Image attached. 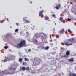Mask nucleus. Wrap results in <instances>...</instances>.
Wrapping results in <instances>:
<instances>
[{
	"instance_id": "f257e3e1",
	"label": "nucleus",
	"mask_w": 76,
	"mask_h": 76,
	"mask_svg": "<svg viewBox=\"0 0 76 76\" xmlns=\"http://www.w3.org/2000/svg\"><path fill=\"white\" fill-rule=\"evenodd\" d=\"M22 46L26 47V45H25V40H23L21 41L20 43L17 46L18 48H20Z\"/></svg>"
},
{
	"instance_id": "f03ea898",
	"label": "nucleus",
	"mask_w": 76,
	"mask_h": 76,
	"mask_svg": "<svg viewBox=\"0 0 76 76\" xmlns=\"http://www.w3.org/2000/svg\"><path fill=\"white\" fill-rule=\"evenodd\" d=\"M46 34L43 33H42L40 34V37L41 38L42 40H43L44 39H46Z\"/></svg>"
},
{
	"instance_id": "7ed1b4c3",
	"label": "nucleus",
	"mask_w": 76,
	"mask_h": 76,
	"mask_svg": "<svg viewBox=\"0 0 76 76\" xmlns=\"http://www.w3.org/2000/svg\"><path fill=\"white\" fill-rule=\"evenodd\" d=\"M34 35L33 37L34 39H36L37 38H38L39 37H38L39 35V33H34Z\"/></svg>"
},
{
	"instance_id": "20e7f679",
	"label": "nucleus",
	"mask_w": 76,
	"mask_h": 76,
	"mask_svg": "<svg viewBox=\"0 0 76 76\" xmlns=\"http://www.w3.org/2000/svg\"><path fill=\"white\" fill-rule=\"evenodd\" d=\"M2 73H3L4 75H7V74H9L10 75H12V74H13L14 73L12 72H8L7 73V71L5 70L4 71L2 72Z\"/></svg>"
},
{
	"instance_id": "39448f33",
	"label": "nucleus",
	"mask_w": 76,
	"mask_h": 76,
	"mask_svg": "<svg viewBox=\"0 0 76 76\" xmlns=\"http://www.w3.org/2000/svg\"><path fill=\"white\" fill-rule=\"evenodd\" d=\"M40 61V60H39L38 61H33V63L34 65H37L39 63V62Z\"/></svg>"
},
{
	"instance_id": "423d86ee",
	"label": "nucleus",
	"mask_w": 76,
	"mask_h": 76,
	"mask_svg": "<svg viewBox=\"0 0 76 76\" xmlns=\"http://www.w3.org/2000/svg\"><path fill=\"white\" fill-rule=\"evenodd\" d=\"M61 7V5L60 4H58L56 7H54L55 8H56L57 10H58L59 9V7Z\"/></svg>"
},
{
	"instance_id": "0eeeda50",
	"label": "nucleus",
	"mask_w": 76,
	"mask_h": 76,
	"mask_svg": "<svg viewBox=\"0 0 76 76\" xmlns=\"http://www.w3.org/2000/svg\"><path fill=\"white\" fill-rule=\"evenodd\" d=\"M69 76H76V73H70L69 74Z\"/></svg>"
},
{
	"instance_id": "6e6552de",
	"label": "nucleus",
	"mask_w": 76,
	"mask_h": 76,
	"mask_svg": "<svg viewBox=\"0 0 76 76\" xmlns=\"http://www.w3.org/2000/svg\"><path fill=\"white\" fill-rule=\"evenodd\" d=\"M5 59H4V60H1L2 62H6L7 61H9L8 59H7V58L6 57H5Z\"/></svg>"
},
{
	"instance_id": "1a4fd4ad",
	"label": "nucleus",
	"mask_w": 76,
	"mask_h": 76,
	"mask_svg": "<svg viewBox=\"0 0 76 76\" xmlns=\"http://www.w3.org/2000/svg\"><path fill=\"white\" fill-rule=\"evenodd\" d=\"M44 11L43 10H42L41 11H40L39 13V16H42V13H43V12H44Z\"/></svg>"
},
{
	"instance_id": "9d476101",
	"label": "nucleus",
	"mask_w": 76,
	"mask_h": 76,
	"mask_svg": "<svg viewBox=\"0 0 76 76\" xmlns=\"http://www.w3.org/2000/svg\"><path fill=\"white\" fill-rule=\"evenodd\" d=\"M65 45L66 46H69V45H72V44L70 43V44H68V43L67 42H65L64 43Z\"/></svg>"
},
{
	"instance_id": "9b49d317",
	"label": "nucleus",
	"mask_w": 76,
	"mask_h": 76,
	"mask_svg": "<svg viewBox=\"0 0 76 76\" xmlns=\"http://www.w3.org/2000/svg\"><path fill=\"white\" fill-rule=\"evenodd\" d=\"M60 34H63L64 32V30L63 29H62V30H61L59 32Z\"/></svg>"
},
{
	"instance_id": "f8f14e48",
	"label": "nucleus",
	"mask_w": 76,
	"mask_h": 76,
	"mask_svg": "<svg viewBox=\"0 0 76 76\" xmlns=\"http://www.w3.org/2000/svg\"><path fill=\"white\" fill-rule=\"evenodd\" d=\"M69 61H71V62H73L74 60H73V58H71L70 59L68 60Z\"/></svg>"
},
{
	"instance_id": "ddd939ff",
	"label": "nucleus",
	"mask_w": 76,
	"mask_h": 76,
	"mask_svg": "<svg viewBox=\"0 0 76 76\" xmlns=\"http://www.w3.org/2000/svg\"><path fill=\"white\" fill-rule=\"evenodd\" d=\"M69 41V42H73V41H74V38H72V39H68Z\"/></svg>"
},
{
	"instance_id": "4468645a",
	"label": "nucleus",
	"mask_w": 76,
	"mask_h": 76,
	"mask_svg": "<svg viewBox=\"0 0 76 76\" xmlns=\"http://www.w3.org/2000/svg\"><path fill=\"white\" fill-rule=\"evenodd\" d=\"M59 20L61 21V22H63V18L62 17H60L59 18Z\"/></svg>"
},
{
	"instance_id": "2eb2a0df",
	"label": "nucleus",
	"mask_w": 76,
	"mask_h": 76,
	"mask_svg": "<svg viewBox=\"0 0 76 76\" xmlns=\"http://www.w3.org/2000/svg\"><path fill=\"white\" fill-rule=\"evenodd\" d=\"M66 54L67 56H69L70 54V51H67L66 52Z\"/></svg>"
},
{
	"instance_id": "dca6fc26",
	"label": "nucleus",
	"mask_w": 76,
	"mask_h": 76,
	"mask_svg": "<svg viewBox=\"0 0 76 76\" xmlns=\"http://www.w3.org/2000/svg\"><path fill=\"white\" fill-rule=\"evenodd\" d=\"M34 41L35 42V44H37V43H38V40H37L36 39H34Z\"/></svg>"
},
{
	"instance_id": "f3484780",
	"label": "nucleus",
	"mask_w": 76,
	"mask_h": 76,
	"mask_svg": "<svg viewBox=\"0 0 76 76\" xmlns=\"http://www.w3.org/2000/svg\"><path fill=\"white\" fill-rule=\"evenodd\" d=\"M44 19H45V20H48V19H49V17H48L47 16H45Z\"/></svg>"
},
{
	"instance_id": "a211bd4d",
	"label": "nucleus",
	"mask_w": 76,
	"mask_h": 76,
	"mask_svg": "<svg viewBox=\"0 0 76 76\" xmlns=\"http://www.w3.org/2000/svg\"><path fill=\"white\" fill-rule=\"evenodd\" d=\"M21 69L23 71H24V70H26V68L25 67H22L21 68Z\"/></svg>"
},
{
	"instance_id": "6ab92c4d",
	"label": "nucleus",
	"mask_w": 76,
	"mask_h": 76,
	"mask_svg": "<svg viewBox=\"0 0 76 76\" xmlns=\"http://www.w3.org/2000/svg\"><path fill=\"white\" fill-rule=\"evenodd\" d=\"M19 61L20 62V63H22V59L21 58H20L19 60Z\"/></svg>"
},
{
	"instance_id": "aec40b11",
	"label": "nucleus",
	"mask_w": 76,
	"mask_h": 76,
	"mask_svg": "<svg viewBox=\"0 0 76 76\" xmlns=\"http://www.w3.org/2000/svg\"><path fill=\"white\" fill-rule=\"evenodd\" d=\"M4 48L5 49H7V48H9V46H6L4 47Z\"/></svg>"
},
{
	"instance_id": "412c9836",
	"label": "nucleus",
	"mask_w": 76,
	"mask_h": 76,
	"mask_svg": "<svg viewBox=\"0 0 76 76\" xmlns=\"http://www.w3.org/2000/svg\"><path fill=\"white\" fill-rule=\"evenodd\" d=\"M25 61H29V60L28 58H25L24 59Z\"/></svg>"
},
{
	"instance_id": "4be33fe9",
	"label": "nucleus",
	"mask_w": 76,
	"mask_h": 76,
	"mask_svg": "<svg viewBox=\"0 0 76 76\" xmlns=\"http://www.w3.org/2000/svg\"><path fill=\"white\" fill-rule=\"evenodd\" d=\"M45 50H48V49H49V47H48V46H47L45 48Z\"/></svg>"
},
{
	"instance_id": "5701e85b",
	"label": "nucleus",
	"mask_w": 76,
	"mask_h": 76,
	"mask_svg": "<svg viewBox=\"0 0 76 76\" xmlns=\"http://www.w3.org/2000/svg\"><path fill=\"white\" fill-rule=\"evenodd\" d=\"M26 70H29V67H27L26 68Z\"/></svg>"
},
{
	"instance_id": "b1692460",
	"label": "nucleus",
	"mask_w": 76,
	"mask_h": 76,
	"mask_svg": "<svg viewBox=\"0 0 76 76\" xmlns=\"http://www.w3.org/2000/svg\"><path fill=\"white\" fill-rule=\"evenodd\" d=\"M53 17H54V18H56V15L55 14H53L52 15Z\"/></svg>"
},
{
	"instance_id": "393cba45",
	"label": "nucleus",
	"mask_w": 76,
	"mask_h": 76,
	"mask_svg": "<svg viewBox=\"0 0 76 76\" xmlns=\"http://www.w3.org/2000/svg\"><path fill=\"white\" fill-rule=\"evenodd\" d=\"M12 59L13 60L14 59V58H16V57L15 56H12Z\"/></svg>"
},
{
	"instance_id": "a878e982",
	"label": "nucleus",
	"mask_w": 76,
	"mask_h": 76,
	"mask_svg": "<svg viewBox=\"0 0 76 76\" xmlns=\"http://www.w3.org/2000/svg\"><path fill=\"white\" fill-rule=\"evenodd\" d=\"M25 64H27V63H26V62H23L22 64L23 65H24V66H25Z\"/></svg>"
},
{
	"instance_id": "bb28decb",
	"label": "nucleus",
	"mask_w": 76,
	"mask_h": 76,
	"mask_svg": "<svg viewBox=\"0 0 76 76\" xmlns=\"http://www.w3.org/2000/svg\"><path fill=\"white\" fill-rule=\"evenodd\" d=\"M68 32H72L71 31V30L70 29H69L68 30Z\"/></svg>"
},
{
	"instance_id": "cd10ccee",
	"label": "nucleus",
	"mask_w": 76,
	"mask_h": 76,
	"mask_svg": "<svg viewBox=\"0 0 76 76\" xmlns=\"http://www.w3.org/2000/svg\"><path fill=\"white\" fill-rule=\"evenodd\" d=\"M19 30V29L18 28H17L15 30V32H18V31Z\"/></svg>"
},
{
	"instance_id": "c85d7f7f",
	"label": "nucleus",
	"mask_w": 76,
	"mask_h": 76,
	"mask_svg": "<svg viewBox=\"0 0 76 76\" xmlns=\"http://www.w3.org/2000/svg\"><path fill=\"white\" fill-rule=\"evenodd\" d=\"M26 22H27V23H30V21H26Z\"/></svg>"
},
{
	"instance_id": "c756f323",
	"label": "nucleus",
	"mask_w": 76,
	"mask_h": 76,
	"mask_svg": "<svg viewBox=\"0 0 76 76\" xmlns=\"http://www.w3.org/2000/svg\"><path fill=\"white\" fill-rule=\"evenodd\" d=\"M31 51V49H30L28 50V52H29L30 51Z\"/></svg>"
},
{
	"instance_id": "7c9ffc66",
	"label": "nucleus",
	"mask_w": 76,
	"mask_h": 76,
	"mask_svg": "<svg viewBox=\"0 0 76 76\" xmlns=\"http://www.w3.org/2000/svg\"><path fill=\"white\" fill-rule=\"evenodd\" d=\"M10 70H12V69H13V70H15V68H10Z\"/></svg>"
},
{
	"instance_id": "2f4dec72",
	"label": "nucleus",
	"mask_w": 76,
	"mask_h": 76,
	"mask_svg": "<svg viewBox=\"0 0 76 76\" xmlns=\"http://www.w3.org/2000/svg\"><path fill=\"white\" fill-rule=\"evenodd\" d=\"M71 19H69V18H68V22H69V21H70V20H71Z\"/></svg>"
},
{
	"instance_id": "473e14b6",
	"label": "nucleus",
	"mask_w": 76,
	"mask_h": 76,
	"mask_svg": "<svg viewBox=\"0 0 76 76\" xmlns=\"http://www.w3.org/2000/svg\"><path fill=\"white\" fill-rule=\"evenodd\" d=\"M55 54H56V53L55 52H54L52 53V54H53V55H54Z\"/></svg>"
},
{
	"instance_id": "72a5a7b5",
	"label": "nucleus",
	"mask_w": 76,
	"mask_h": 76,
	"mask_svg": "<svg viewBox=\"0 0 76 76\" xmlns=\"http://www.w3.org/2000/svg\"><path fill=\"white\" fill-rule=\"evenodd\" d=\"M26 34L28 35H29V33L28 32H26Z\"/></svg>"
},
{
	"instance_id": "f704fd0d",
	"label": "nucleus",
	"mask_w": 76,
	"mask_h": 76,
	"mask_svg": "<svg viewBox=\"0 0 76 76\" xmlns=\"http://www.w3.org/2000/svg\"><path fill=\"white\" fill-rule=\"evenodd\" d=\"M61 50H64V49L63 48H61Z\"/></svg>"
},
{
	"instance_id": "c9c22d12",
	"label": "nucleus",
	"mask_w": 76,
	"mask_h": 76,
	"mask_svg": "<svg viewBox=\"0 0 76 76\" xmlns=\"http://www.w3.org/2000/svg\"><path fill=\"white\" fill-rule=\"evenodd\" d=\"M23 19H24V20H26V18H24Z\"/></svg>"
},
{
	"instance_id": "e433bc0d",
	"label": "nucleus",
	"mask_w": 76,
	"mask_h": 76,
	"mask_svg": "<svg viewBox=\"0 0 76 76\" xmlns=\"http://www.w3.org/2000/svg\"><path fill=\"white\" fill-rule=\"evenodd\" d=\"M5 21V20H2V22H4Z\"/></svg>"
},
{
	"instance_id": "4c0bfd02",
	"label": "nucleus",
	"mask_w": 76,
	"mask_h": 76,
	"mask_svg": "<svg viewBox=\"0 0 76 76\" xmlns=\"http://www.w3.org/2000/svg\"><path fill=\"white\" fill-rule=\"evenodd\" d=\"M50 44L51 45H52V46H53V44L52 43H50Z\"/></svg>"
},
{
	"instance_id": "58836bf2",
	"label": "nucleus",
	"mask_w": 76,
	"mask_h": 76,
	"mask_svg": "<svg viewBox=\"0 0 76 76\" xmlns=\"http://www.w3.org/2000/svg\"><path fill=\"white\" fill-rule=\"evenodd\" d=\"M23 33V32H20V35H22V34Z\"/></svg>"
},
{
	"instance_id": "ea45409f",
	"label": "nucleus",
	"mask_w": 76,
	"mask_h": 76,
	"mask_svg": "<svg viewBox=\"0 0 76 76\" xmlns=\"http://www.w3.org/2000/svg\"><path fill=\"white\" fill-rule=\"evenodd\" d=\"M37 48H41L40 47H38Z\"/></svg>"
},
{
	"instance_id": "a19ab883",
	"label": "nucleus",
	"mask_w": 76,
	"mask_h": 76,
	"mask_svg": "<svg viewBox=\"0 0 76 76\" xmlns=\"http://www.w3.org/2000/svg\"><path fill=\"white\" fill-rule=\"evenodd\" d=\"M50 42H52V40H50Z\"/></svg>"
},
{
	"instance_id": "79ce46f5",
	"label": "nucleus",
	"mask_w": 76,
	"mask_h": 76,
	"mask_svg": "<svg viewBox=\"0 0 76 76\" xmlns=\"http://www.w3.org/2000/svg\"><path fill=\"white\" fill-rule=\"evenodd\" d=\"M16 24L17 26H18V23H16Z\"/></svg>"
},
{
	"instance_id": "37998d69",
	"label": "nucleus",
	"mask_w": 76,
	"mask_h": 76,
	"mask_svg": "<svg viewBox=\"0 0 76 76\" xmlns=\"http://www.w3.org/2000/svg\"><path fill=\"white\" fill-rule=\"evenodd\" d=\"M61 44H62L63 45H64V44L62 43H61Z\"/></svg>"
},
{
	"instance_id": "c03bdc74",
	"label": "nucleus",
	"mask_w": 76,
	"mask_h": 76,
	"mask_svg": "<svg viewBox=\"0 0 76 76\" xmlns=\"http://www.w3.org/2000/svg\"><path fill=\"white\" fill-rule=\"evenodd\" d=\"M53 30H54V31H55V28H53Z\"/></svg>"
},
{
	"instance_id": "a18cd8bd",
	"label": "nucleus",
	"mask_w": 76,
	"mask_h": 76,
	"mask_svg": "<svg viewBox=\"0 0 76 76\" xmlns=\"http://www.w3.org/2000/svg\"><path fill=\"white\" fill-rule=\"evenodd\" d=\"M70 4H72V2H70Z\"/></svg>"
},
{
	"instance_id": "49530a36",
	"label": "nucleus",
	"mask_w": 76,
	"mask_h": 76,
	"mask_svg": "<svg viewBox=\"0 0 76 76\" xmlns=\"http://www.w3.org/2000/svg\"><path fill=\"white\" fill-rule=\"evenodd\" d=\"M75 70H76V66L75 67Z\"/></svg>"
},
{
	"instance_id": "de8ad7c7",
	"label": "nucleus",
	"mask_w": 76,
	"mask_h": 76,
	"mask_svg": "<svg viewBox=\"0 0 76 76\" xmlns=\"http://www.w3.org/2000/svg\"><path fill=\"white\" fill-rule=\"evenodd\" d=\"M31 29H32V30H34V28H31Z\"/></svg>"
},
{
	"instance_id": "09e8293b",
	"label": "nucleus",
	"mask_w": 76,
	"mask_h": 76,
	"mask_svg": "<svg viewBox=\"0 0 76 76\" xmlns=\"http://www.w3.org/2000/svg\"><path fill=\"white\" fill-rule=\"evenodd\" d=\"M55 25H56V23H55Z\"/></svg>"
},
{
	"instance_id": "8fccbe9b",
	"label": "nucleus",
	"mask_w": 76,
	"mask_h": 76,
	"mask_svg": "<svg viewBox=\"0 0 76 76\" xmlns=\"http://www.w3.org/2000/svg\"><path fill=\"white\" fill-rule=\"evenodd\" d=\"M31 73H32V74H33L34 73V72H31Z\"/></svg>"
},
{
	"instance_id": "3c124183",
	"label": "nucleus",
	"mask_w": 76,
	"mask_h": 76,
	"mask_svg": "<svg viewBox=\"0 0 76 76\" xmlns=\"http://www.w3.org/2000/svg\"><path fill=\"white\" fill-rule=\"evenodd\" d=\"M30 3H32V2H30Z\"/></svg>"
},
{
	"instance_id": "603ef678",
	"label": "nucleus",
	"mask_w": 76,
	"mask_h": 76,
	"mask_svg": "<svg viewBox=\"0 0 76 76\" xmlns=\"http://www.w3.org/2000/svg\"><path fill=\"white\" fill-rule=\"evenodd\" d=\"M48 20V21H50V20Z\"/></svg>"
},
{
	"instance_id": "864d4df0",
	"label": "nucleus",
	"mask_w": 76,
	"mask_h": 76,
	"mask_svg": "<svg viewBox=\"0 0 76 76\" xmlns=\"http://www.w3.org/2000/svg\"><path fill=\"white\" fill-rule=\"evenodd\" d=\"M54 34V35H55V34Z\"/></svg>"
},
{
	"instance_id": "5fc2aeb1",
	"label": "nucleus",
	"mask_w": 76,
	"mask_h": 76,
	"mask_svg": "<svg viewBox=\"0 0 76 76\" xmlns=\"http://www.w3.org/2000/svg\"><path fill=\"white\" fill-rule=\"evenodd\" d=\"M56 44H57V42H56Z\"/></svg>"
},
{
	"instance_id": "6e6d98bb",
	"label": "nucleus",
	"mask_w": 76,
	"mask_h": 76,
	"mask_svg": "<svg viewBox=\"0 0 76 76\" xmlns=\"http://www.w3.org/2000/svg\"><path fill=\"white\" fill-rule=\"evenodd\" d=\"M49 56H50V55L48 56V57H49Z\"/></svg>"
},
{
	"instance_id": "4d7b16f0",
	"label": "nucleus",
	"mask_w": 76,
	"mask_h": 76,
	"mask_svg": "<svg viewBox=\"0 0 76 76\" xmlns=\"http://www.w3.org/2000/svg\"><path fill=\"white\" fill-rule=\"evenodd\" d=\"M35 26H33V27H35Z\"/></svg>"
},
{
	"instance_id": "13d9d810",
	"label": "nucleus",
	"mask_w": 76,
	"mask_h": 76,
	"mask_svg": "<svg viewBox=\"0 0 76 76\" xmlns=\"http://www.w3.org/2000/svg\"><path fill=\"white\" fill-rule=\"evenodd\" d=\"M10 28H12V27H11V26H10Z\"/></svg>"
},
{
	"instance_id": "bf43d9fd",
	"label": "nucleus",
	"mask_w": 76,
	"mask_h": 76,
	"mask_svg": "<svg viewBox=\"0 0 76 76\" xmlns=\"http://www.w3.org/2000/svg\"><path fill=\"white\" fill-rule=\"evenodd\" d=\"M75 15H76V13H75Z\"/></svg>"
},
{
	"instance_id": "052dcab7",
	"label": "nucleus",
	"mask_w": 76,
	"mask_h": 76,
	"mask_svg": "<svg viewBox=\"0 0 76 76\" xmlns=\"http://www.w3.org/2000/svg\"><path fill=\"white\" fill-rule=\"evenodd\" d=\"M24 27H25V26H24Z\"/></svg>"
},
{
	"instance_id": "680f3d73",
	"label": "nucleus",
	"mask_w": 76,
	"mask_h": 76,
	"mask_svg": "<svg viewBox=\"0 0 76 76\" xmlns=\"http://www.w3.org/2000/svg\"><path fill=\"white\" fill-rule=\"evenodd\" d=\"M40 9H41V7H40Z\"/></svg>"
},
{
	"instance_id": "e2e57ef3",
	"label": "nucleus",
	"mask_w": 76,
	"mask_h": 76,
	"mask_svg": "<svg viewBox=\"0 0 76 76\" xmlns=\"http://www.w3.org/2000/svg\"><path fill=\"white\" fill-rule=\"evenodd\" d=\"M53 32V33H54V32Z\"/></svg>"
},
{
	"instance_id": "0e129e2a",
	"label": "nucleus",
	"mask_w": 76,
	"mask_h": 76,
	"mask_svg": "<svg viewBox=\"0 0 76 76\" xmlns=\"http://www.w3.org/2000/svg\"><path fill=\"white\" fill-rule=\"evenodd\" d=\"M65 56H64V57H65Z\"/></svg>"
},
{
	"instance_id": "69168bd1",
	"label": "nucleus",
	"mask_w": 76,
	"mask_h": 76,
	"mask_svg": "<svg viewBox=\"0 0 76 76\" xmlns=\"http://www.w3.org/2000/svg\"><path fill=\"white\" fill-rule=\"evenodd\" d=\"M25 56H24V57H25Z\"/></svg>"
},
{
	"instance_id": "338daca9",
	"label": "nucleus",
	"mask_w": 76,
	"mask_h": 76,
	"mask_svg": "<svg viewBox=\"0 0 76 76\" xmlns=\"http://www.w3.org/2000/svg\"><path fill=\"white\" fill-rule=\"evenodd\" d=\"M54 23H55V22H54Z\"/></svg>"
}]
</instances>
